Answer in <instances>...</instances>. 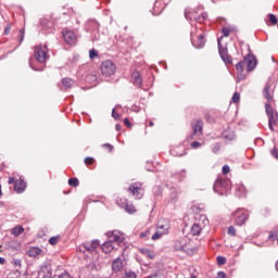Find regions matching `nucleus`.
I'll use <instances>...</instances> for the list:
<instances>
[{"label": "nucleus", "instance_id": "39448f33", "mask_svg": "<svg viewBox=\"0 0 278 278\" xmlns=\"http://www.w3.org/2000/svg\"><path fill=\"white\" fill-rule=\"evenodd\" d=\"M232 216L235 218L236 225L239 227H242L247 220H249V214H247V211L244 208H238L232 213Z\"/></svg>", "mask_w": 278, "mask_h": 278}, {"label": "nucleus", "instance_id": "9b49d317", "mask_svg": "<svg viewBox=\"0 0 278 278\" xmlns=\"http://www.w3.org/2000/svg\"><path fill=\"white\" fill-rule=\"evenodd\" d=\"M188 238L182 237L179 238L178 240H176L174 249L175 251H182L184 253H186V251H188Z\"/></svg>", "mask_w": 278, "mask_h": 278}, {"label": "nucleus", "instance_id": "e433bc0d", "mask_svg": "<svg viewBox=\"0 0 278 278\" xmlns=\"http://www.w3.org/2000/svg\"><path fill=\"white\" fill-rule=\"evenodd\" d=\"M17 39H18L20 45L23 43V40H25V30L24 29H20Z\"/></svg>", "mask_w": 278, "mask_h": 278}, {"label": "nucleus", "instance_id": "f03ea898", "mask_svg": "<svg viewBox=\"0 0 278 278\" xmlns=\"http://www.w3.org/2000/svg\"><path fill=\"white\" fill-rule=\"evenodd\" d=\"M213 190L216 194H220V197L228 195L229 190H231V180L218 177L214 182Z\"/></svg>", "mask_w": 278, "mask_h": 278}, {"label": "nucleus", "instance_id": "f3484780", "mask_svg": "<svg viewBox=\"0 0 278 278\" xmlns=\"http://www.w3.org/2000/svg\"><path fill=\"white\" fill-rule=\"evenodd\" d=\"M191 42L195 49H203L205 47V36L199 35L198 37V45H194V39L192 38V33H191Z\"/></svg>", "mask_w": 278, "mask_h": 278}, {"label": "nucleus", "instance_id": "79ce46f5", "mask_svg": "<svg viewBox=\"0 0 278 278\" xmlns=\"http://www.w3.org/2000/svg\"><path fill=\"white\" fill-rule=\"evenodd\" d=\"M228 236H232V237L236 236V227L233 226L228 227Z\"/></svg>", "mask_w": 278, "mask_h": 278}, {"label": "nucleus", "instance_id": "c9c22d12", "mask_svg": "<svg viewBox=\"0 0 278 278\" xmlns=\"http://www.w3.org/2000/svg\"><path fill=\"white\" fill-rule=\"evenodd\" d=\"M89 58L90 60H94V58H99V51H97L96 49H91L89 51Z\"/></svg>", "mask_w": 278, "mask_h": 278}, {"label": "nucleus", "instance_id": "dca6fc26", "mask_svg": "<svg viewBox=\"0 0 278 278\" xmlns=\"http://www.w3.org/2000/svg\"><path fill=\"white\" fill-rule=\"evenodd\" d=\"M222 138L227 142H233V140H236V132L231 129H226L223 131Z\"/></svg>", "mask_w": 278, "mask_h": 278}, {"label": "nucleus", "instance_id": "49530a36", "mask_svg": "<svg viewBox=\"0 0 278 278\" xmlns=\"http://www.w3.org/2000/svg\"><path fill=\"white\" fill-rule=\"evenodd\" d=\"M232 101L233 103H238V101H240V93L235 92L232 96Z\"/></svg>", "mask_w": 278, "mask_h": 278}, {"label": "nucleus", "instance_id": "f704fd0d", "mask_svg": "<svg viewBox=\"0 0 278 278\" xmlns=\"http://www.w3.org/2000/svg\"><path fill=\"white\" fill-rule=\"evenodd\" d=\"M68 186H73L74 188H77V186H79V179H77V178H70L68 179Z\"/></svg>", "mask_w": 278, "mask_h": 278}, {"label": "nucleus", "instance_id": "a19ab883", "mask_svg": "<svg viewBox=\"0 0 278 278\" xmlns=\"http://www.w3.org/2000/svg\"><path fill=\"white\" fill-rule=\"evenodd\" d=\"M85 164H86L87 166H90V165L94 164V159H92L91 156H87V157L85 159Z\"/></svg>", "mask_w": 278, "mask_h": 278}, {"label": "nucleus", "instance_id": "58836bf2", "mask_svg": "<svg viewBox=\"0 0 278 278\" xmlns=\"http://www.w3.org/2000/svg\"><path fill=\"white\" fill-rule=\"evenodd\" d=\"M124 278H137V276H136V273L128 270V271H125Z\"/></svg>", "mask_w": 278, "mask_h": 278}, {"label": "nucleus", "instance_id": "4d7b16f0", "mask_svg": "<svg viewBox=\"0 0 278 278\" xmlns=\"http://www.w3.org/2000/svg\"><path fill=\"white\" fill-rule=\"evenodd\" d=\"M185 17L187 18V21H192V16H190V13H188V11H185Z\"/></svg>", "mask_w": 278, "mask_h": 278}, {"label": "nucleus", "instance_id": "de8ad7c7", "mask_svg": "<svg viewBox=\"0 0 278 278\" xmlns=\"http://www.w3.org/2000/svg\"><path fill=\"white\" fill-rule=\"evenodd\" d=\"M271 155H273V157H274L275 160H278V148H274V149L271 150Z\"/></svg>", "mask_w": 278, "mask_h": 278}, {"label": "nucleus", "instance_id": "72a5a7b5", "mask_svg": "<svg viewBox=\"0 0 278 278\" xmlns=\"http://www.w3.org/2000/svg\"><path fill=\"white\" fill-rule=\"evenodd\" d=\"M194 21H197V23H203V21H207V13L204 12L198 17H194Z\"/></svg>", "mask_w": 278, "mask_h": 278}, {"label": "nucleus", "instance_id": "e2e57ef3", "mask_svg": "<svg viewBox=\"0 0 278 278\" xmlns=\"http://www.w3.org/2000/svg\"><path fill=\"white\" fill-rule=\"evenodd\" d=\"M0 264H1V265L5 264V258H4V257H1V256H0Z\"/></svg>", "mask_w": 278, "mask_h": 278}, {"label": "nucleus", "instance_id": "37998d69", "mask_svg": "<svg viewBox=\"0 0 278 278\" xmlns=\"http://www.w3.org/2000/svg\"><path fill=\"white\" fill-rule=\"evenodd\" d=\"M218 151H220V143H215V144L212 147V152H213V153H218Z\"/></svg>", "mask_w": 278, "mask_h": 278}, {"label": "nucleus", "instance_id": "052dcab7", "mask_svg": "<svg viewBox=\"0 0 278 278\" xmlns=\"http://www.w3.org/2000/svg\"><path fill=\"white\" fill-rule=\"evenodd\" d=\"M14 266H21V260H15L14 261Z\"/></svg>", "mask_w": 278, "mask_h": 278}, {"label": "nucleus", "instance_id": "423d86ee", "mask_svg": "<svg viewBox=\"0 0 278 278\" xmlns=\"http://www.w3.org/2000/svg\"><path fill=\"white\" fill-rule=\"evenodd\" d=\"M100 244L99 240H92L90 242L83 243L80 245V251L83 253H94V251L99 249Z\"/></svg>", "mask_w": 278, "mask_h": 278}, {"label": "nucleus", "instance_id": "13d9d810", "mask_svg": "<svg viewBox=\"0 0 278 278\" xmlns=\"http://www.w3.org/2000/svg\"><path fill=\"white\" fill-rule=\"evenodd\" d=\"M149 232H147V231H143V232H140L139 233V238H147V235H148Z\"/></svg>", "mask_w": 278, "mask_h": 278}, {"label": "nucleus", "instance_id": "ea45409f", "mask_svg": "<svg viewBox=\"0 0 278 278\" xmlns=\"http://www.w3.org/2000/svg\"><path fill=\"white\" fill-rule=\"evenodd\" d=\"M222 34H223V36H225V38H228V36L231 34V29L224 27L222 29Z\"/></svg>", "mask_w": 278, "mask_h": 278}, {"label": "nucleus", "instance_id": "4be33fe9", "mask_svg": "<svg viewBox=\"0 0 278 278\" xmlns=\"http://www.w3.org/2000/svg\"><path fill=\"white\" fill-rule=\"evenodd\" d=\"M62 86L63 88H61V90H68L71 88H73V86H75V80H73L72 78H63L62 79Z\"/></svg>", "mask_w": 278, "mask_h": 278}, {"label": "nucleus", "instance_id": "393cba45", "mask_svg": "<svg viewBox=\"0 0 278 278\" xmlns=\"http://www.w3.org/2000/svg\"><path fill=\"white\" fill-rule=\"evenodd\" d=\"M40 25L42 27V29H45L46 31H49V29H51V27H53V22L43 18L40 21Z\"/></svg>", "mask_w": 278, "mask_h": 278}, {"label": "nucleus", "instance_id": "c756f323", "mask_svg": "<svg viewBox=\"0 0 278 278\" xmlns=\"http://www.w3.org/2000/svg\"><path fill=\"white\" fill-rule=\"evenodd\" d=\"M124 208L127 214H136V206L132 204H125Z\"/></svg>", "mask_w": 278, "mask_h": 278}, {"label": "nucleus", "instance_id": "a18cd8bd", "mask_svg": "<svg viewBox=\"0 0 278 278\" xmlns=\"http://www.w3.org/2000/svg\"><path fill=\"white\" fill-rule=\"evenodd\" d=\"M112 116L115 118V121H118L121 118V114L116 112V109L112 110Z\"/></svg>", "mask_w": 278, "mask_h": 278}, {"label": "nucleus", "instance_id": "b1692460", "mask_svg": "<svg viewBox=\"0 0 278 278\" xmlns=\"http://www.w3.org/2000/svg\"><path fill=\"white\" fill-rule=\"evenodd\" d=\"M102 251L103 253H112L114 251V243L112 241L108 240L102 244Z\"/></svg>", "mask_w": 278, "mask_h": 278}, {"label": "nucleus", "instance_id": "0eeeda50", "mask_svg": "<svg viewBox=\"0 0 278 278\" xmlns=\"http://www.w3.org/2000/svg\"><path fill=\"white\" fill-rule=\"evenodd\" d=\"M217 45H218L219 56L223 60V62L226 64H232L233 60L229 55L227 48H223V43H220V39H218Z\"/></svg>", "mask_w": 278, "mask_h": 278}, {"label": "nucleus", "instance_id": "09e8293b", "mask_svg": "<svg viewBox=\"0 0 278 278\" xmlns=\"http://www.w3.org/2000/svg\"><path fill=\"white\" fill-rule=\"evenodd\" d=\"M49 244H52V245L58 244V237H51V238L49 239Z\"/></svg>", "mask_w": 278, "mask_h": 278}, {"label": "nucleus", "instance_id": "f257e3e1", "mask_svg": "<svg viewBox=\"0 0 278 278\" xmlns=\"http://www.w3.org/2000/svg\"><path fill=\"white\" fill-rule=\"evenodd\" d=\"M263 97L267 100V103L265 104V112L268 116V127L270 131H275L274 125H277V122L275 121V113L273 111V106L270 105L274 101L273 93H270V84H266L263 89Z\"/></svg>", "mask_w": 278, "mask_h": 278}, {"label": "nucleus", "instance_id": "774afa93", "mask_svg": "<svg viewBox=\"0 0 278 278\" xmlns=\"http://www.w3.org/2000/svg\"><path fill=\"white\" fill-rule=\"evenodd\" d=\"M153 125H155L153 122H149L150 127H153Z\"/></svg>", "mask_w": 278, "mask_h": 278}, {"label": "nucleus", "instance_id": "bf43d9fd", "mask_svg": "<svg viewBox=\"0 0 278 278\" xmlns=\"http://www.w3.org/2000/svg\"><path fill=\"white\" fill-rule=\"evenodd\" d=\"M15 182H16V180H14L13 177H10V178H9V185H12V184H15Z\"/></svg>", "mask_w": 278, "mask_h": 278}, {"label": "nucleus", "instance_id": "69168bd1", "mask_svg": "<svg viewBox=\"0 0 278 278\" xmlns=\"http://www.w3.org/2000/svg\"><path fill=\"white\" fill-rule=\"evenodd\" d=\"M147 278H157V274H153L151 276H148Z\"/></svg>", "mask_w": 278, "mask_h": 278}, {"label": "nucleus", "instance_id": "603ef678", "mask_svg": "<svg viewBox=\"0 0 278 278\" xmlns=\"http://www.w3.org/2000/svg\"><path fill=\"white\" fill-rule=\"evenodd\" d=\"M103 147L104 149H108L110 152L114 151V147L110 143H104Z\"/></svg>", "mask_w": 278, "mask_h": 278}, {"label": "nucleus", "instance_id": "338daca9", "mask_svg": "<svg viewBox=\"0 0 278 278\" xmlns=\"http://www.w3.org/2000/svg\"><path fill=\"white\" fill-rule=\"evenodd\" d=\"M157 229H164V225H159Z\"/></svg>", "mask_w": 278, "mask_h": 278}, {"label": "nucleus", "instance_id": "1a4fd4ad", "mask_svg": "<svg viewBox=\"0 0 278 278\" xmlns=\"http://www.w3.org/2000/svg\"><path fill=\"white\" fill-rule=\"evenodd\" d=\"M243 62L247 66V73H251L257 66V59L253 54H248L243 58Z\"/></svg>", "mask_w": 278, "mask_h": 278}, {"label": "nucleus", "instance_id": "4c0bfd02", "mask_svg": "<svg viewBox=\"0 0 278 278\" xmlns=\"http://www.w3.org/2000/svg\"><path fill=\"white\" fill-rule=\"evenodd\" d=\"M217 264L219 266L227 264V258L225 256H217Z\"/></svg>", "mask_w": 278, "mask_h": 278}, {"label": "nucleus", "instance_id": "5701e85b", "mask_svg": "<svg viewBox=\"0 0 278 278\" xmlns=\"http://www.w3.org/2000/svg\"><path fill=\"white\" fill-rule=\"evenodd\" d=\"M112 269L115 273H118L119 270H122L123 269V258H121V257L115 258L112 263Z\"/></svg>", "mask_w": 278, "mask_h": 278}, {"label": "nucleus", "instance_id": "8fccbe9b", "mask_svg": "<svg viewBox=\"0 0 278 278\" xmlns=\"http://www.w3.org/2000/svg\"><path fill=\"white\" fill-rule=\"evenodd\" d=\"M10 31H12V25H7L4 28V36H8V34H10Z\"/></svg>", "mask_w": 278, "mask_h": 278}, {"label": "nucleus", "instance_id": "2eb2a0df", "mask_svg": "<svg viewBox=\"0 0 278 278\" xmlns=\"http://www.w3.org/2000/svg\"><path fill=\"white\" fill-rule=\"evenodd\" d=\"M193 134L192 136H202L203 135V121L198 119L197 123L192 126Z\"/></svg>", "mask_w": 278, "mask_h": 278}, {"label": "nucleus", "instance_id": "0e129e2a", "mask_svg": "<svg viewBox=\"0 0 278 278\" xmlns=\"http://www.w3.org/2000/svg\"><path fill=\"white\" fill-rule=\"evenodd\" d=\"M115 129H116V131H121V124H116Z\"/></svg>", "mask_w": 278, "mask_h": 278}, {"label": "nucleus", "instance_id": "473e14b6", "mask_svg": "<svg viewBox=\"0 0 278 278\" xmlns=\"http://www.w3.org/2000/svg\"><path fill=\"white\" fill-rule=\"evenodd\" d=\"M179 193L177 192V189L172 188L170 189V193H169L170 201H173V202L177 201V195Z\"/></svg>", "mask_w": 278, "mask_h": 278}, {"label": "nucleus", "instance_id": "6ab92c4d", "mask_svg": "<svg viewBox=\"0 0 278 278\" xmlns=\"http://www.w3.org/2000/svg\"><path fill=\"white\" fill-rule=\"evenodd\" d=\"M236 197H238L239 199L247 197V188L244 187V185H242V184L237 185Z\"/></svg>", "mask_w": 278, "mask_h": 278}, {"label": "nucleus", "instance_id": "c85d7f7f", "mask_svg": "<svg viewBox=\"0 0 278 278\" xmlns=\"http://www.w3.org/2000/svg\"><path fill=\"white\" fill-rule=\"evenodd\" d=\"M23 231H25V228H23V226H16L12 229L13 236H21Z\"/></svg>", "mask_w": 278, "mask_h": 278}, {"label": "nucleus", "instance_id": "5fc2aeb1", "mask_svg": "<svg viewBox=\"0 0 278 278\" xmlns=\"http://www.w3.org/2000/svg\"><path fill=\"white\" fill-rule=\"evenodd\" d=\"M226 277H227V274H225V271H218L216 278H226Z\"/></svg>", "mask_w": 278, "mask_h": 278}, {"label": "nucleus", "instance_id": "bb28decb", "mask_svg": "<svg viewBox=\"0 0 278 278\" xmlns=\"http://www.w3.org/2000/svg\"><path fill=\"white\" fill-rule=\"evenodd\" d=\"M203 230L201 224H193V226L191 227V233L192 236H199L201 233V231Z\"/></svg>", "mask_w": 278, "mask_h": 278}, {"label": "nucleus", "instance_id": "6e6552de", "mask_svg": "<svg viewBox=\"0 0 278 278\" xmlns=\"http://www.w3.org/2000/svg\"><path fill=\"white\" fill-rule=\"evenodd\" d=\"M128 192L132 194L136 199H141L143 193H142V184L141 182H134L129 186Z\"/></svg>", "mask_w": 278, "mask_h": 278}, {"label": "nucleus", "instance_id": "aec40b11", "mask_svg": "<svg viewBox=\"0 0 278 278\" xmlns=\"http://www.w3.org/2000/svg\"><path fill=\"white\" fill-rule=\"evenodd\" d=\"M132 84L138 86L139 88L142 86V76H140L139 72H134L131 74Z\"/></svg>", "mask_w": 278, "mask_h": 278}, {"label": "nucleus", "instance_id": "2f4dec72", "mask_svg": "<svg viewBox=\"0 0 278 278\" xmlns=\"http://www.w3.org/2000/svg\"><path fill=\"white\" fill-rule=\"evenodd\" d=\"M267 17H268V23H269L270 25H277L278 18L276 17L275 14L269 13V14L267 15Z\"/></svg>", "mask_w": 278, "mask_h": 278}, {"label": "nucleus", "instance_id": "a211bd4d", "mask_svg": "<svg viewBox=\"0 0 278 278\" xmlns=\"http://www.w3.org/2000/svg\"><path fill=\"white\" fill-rule=\"evenodd\" d=\"M28 257H38V255H42V249L39 247H33L27 251Z\"/></svg>", "mask_w": 278, "mask_h": 278}, {"label": "nucleus", "instance_id": "a878e982", "mask_svg": "<svg viewBox=\"0 0 278 278\" xmlns=\"http://www.w3.org/2000/svg\"><path fill=\"white\" fill-rule=\"evenodd\" d=\"M140 253H142V255H146V257H149V260H153L155 257V252L147 248H141Z\"/></svg>", "mask_w": 278, "mask_h": 278}, {"label": "nucleus", "instance_id": "864d4df0", "mask_svg": "<svg viewBox=\"0 0 278 278\" xmlns=\"http://www.w3.org/2000/svg\"><path fill=\"white\" fill-rule=\"evenodd\" d=\"M59 278H71V274H68V271H64L59 276Z\"/></svg>", "mask_w": 278, "mask_h": 278}, {"label": "nucleus", "instance_id": "412c9836", "mask_svg": "<svg viewBox=\"0 0 278 278\" xmlns=\"http://www.w3.org/2000/svg\"><path fill=\"white\" fill-rule=\"evenodd\" d=\"M108 238H109V242H111L112 244H114V242H117V244H121L122 240H121V235H116L114 233V231H110L106 233Z\"/></svg>", "mask_w": 278, "mask_h": 278}, {"label": "nucleus", "instance_id": "7ed1b4c3", "mask_svg": "<svg viewBox=\"0 0 278 278\" xmlns=\"http://www.w3.org/2000/svg\"><path fill=\"white\" fill-rule=\"evenodd\" d=\"M103 77H112L116 73V64L112 60H105L100 65Z\"/></svg>", "mask_w": 278, "mask_h": 278}, {"label": "nucleus", "instance_id": "9d476101", "mask_svg": "<svg viewBox=\"0 0 278 278\" xmlns=\"http://www.w3.org/2000/svg\"><path fill=\"white\" fill-rule=\"evenodd\" d=\"M40 275H42V278H53V269H51V263L49 262H43L40 265Z\"/></svg>", "mask_w": 278, "mask_h": 278}, {"label": "nucleus", "instance_id": "ddd939ff", "mask_svg": "<svg viewBox=\"0 0 278 278\" xmlns=\"http://www.w3.org/2000/svg\"><path fill=\"white\" fill-rule=\"evenodd\" d=\"M63 38L66 45H75V42H77V36L72 30L64 31Z\"/></svg>", "mask_w": 278, "mask_h": 278}, {"label": "nucleus", "instance_id": "680f3d73", "mask_svg": "<svg viewBox=\"0 0 278 278\" xmlns=\"http://www.w3.org/2000/svg\"><path fill=\"white\" fill-rule=\"evenodd\" d=\"M29 66H30V68H33V71H42V68H36V67L31 66V62H29Z\"/></svg>", "mask_w": 278, "mask_h": 278}, {"label": "nucleus", "instance_id": "f8f14e48", "mask_svg": "<svg viewBox=\"0 0 278 278\" xmlns=\"http://www.w3.org/2000/svg\"><path fill=\"white\" fill-rule=\"evenodd\" d=\"M244 66H247V64L244 63V60L239 61L236 64V71L238 73V76H237L238 81H243V79H247V75L244 74Z\"/></svg>", "mask_w": 278, "mask_h": 278}, {"label": "nucleus", "instance_id": "7c9ffc66", "mask_svg": "<svg viewBox=\"0 0 278 278\" xmlns=\"http://www.w3.org/2000/svg\"><path fill=\"white\" fill-rule=\"evenodd\" d=\"M166 231H168V227H166L163 231L157 230L153 236H152V240H160V238H162L163 233H166Z\"/></svg>", "mask_w": 278, "mask_h": 278}, {"label": "nucleus", "instance_id": "4468645a", "mask_svg": "<svg viewBox=\"0 0 278 278\" xmlns=\"http://www.w3.org/2000/svg\"><path fill=\"white\" fill-rule=\"evenodd\" d=\"M27 182L23 178L16 179L14 182V190L17 194H23V191L26 190Z\"/></svg>", "mask_w": 278, "mask_h": 278}, {"label": "nucleus", "instance_id": "20e7f679", "mask_svg": "<svg viewBox=\"0 0 278 278\" xmlns=\"http://www.w3.org/2000/svg\"><path fill=\"white\" fill-rule=\"evenodd\" d=\"M47 51H49L47 45H40L35 47V59L39 62V64H45V62H47V60L49 59Z\"/></svg>", "mask_w": 278, "mask_h": 278}, {"label": "nucleus", "instance_id": "c03bdc74", "mask_svg": "<svg viewBox=\"0 0 278 278\" xmlns=\"http://www.w3.org/2000/svg\"><path fill=\"white\" fill-rule=\"evenodd\" d=\"M229 172H230L229 165H224L222 168L223 175H229Z\"/></svg>", "mask_w": 278, "mask_h": 278}, {"label": "nucleus", "instance_id": "3c124183", "mask_svg": "<svg viewBox=\"0 0 278 278\" xmlns=\"http://www.w3.org/2000/svg\"><path fill=\"white\" fill-rule=\"evenodd\" d=\"M199 147H201V142H199V141H193V142L191 143V148H192V149H199Z\"/></svg>", "mask_w": 278, "mask_h": 278}, {"label": "nucleus", "instance_id": "cd10ccee", "mask_svg": "<svg viewBox=\"0 0 278 278\" xmlns=\"http://www.w3.org/2000/svg\"><path fill=\"white\" fill-rule=\"evenodd\" d=\"M199 225H201L202 229H204V227H207V225H210V219H207V216L205 215H200Z\"/></svg>", "mask_w": 278, "mask_h": 278}, {"label": "nucleus", "instance_id": "6e6d98bb", "mask_svg": "<svg viewBox=\"0 0 278 278\" xmlns=\"http://www.w3.org/2000/svg\"><path fill=\"white\" fill-rule=\"evenodd\" d=\"M124 125H126V127H131V122H129V118H125L124 119Z\"/></svg>", "mask_w": 278, "mask_h": 278}]
</instances>
